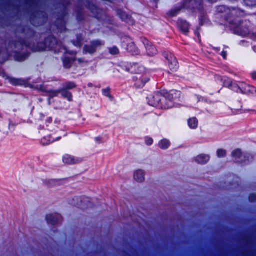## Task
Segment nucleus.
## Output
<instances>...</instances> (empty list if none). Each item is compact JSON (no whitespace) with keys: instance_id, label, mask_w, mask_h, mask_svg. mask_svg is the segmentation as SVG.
Wrapping results in <instances>:
<instances>
[{"instance_id":"f3484780","label":"nucleus","mask_w":256,"mask_h":256,"mask_svg":"<svg viewBox=\"0 0 256 256\" xmlns=\"http://www.w3.org/2000/svg\"><path fill=\"white\" fill-rule=\"evenodd\" d=\"M178 27L183 32H188L190 26L186 21L180 20L178 22Z\"/></svg>"},{"instance_id":"a211bd4d","label":"nucleus","mask_w":256,"mask_h":256,"mask_svg":"<svg viewBox=\"0 0 256 256\" xmlns=\"http://www.w3.org/2000/svg\"><path fill=\"white\" fill-rule=\"evenodd\" d=\"M160 94H156L154 96H150L148 98V104L150 106H154V107H156V108H160V101L159 100H156V96H160Z\"/></svg>"},{"instance_id":"6e6552de","label":"nucleus","mask_w":256,"mask_h":256,"mask_svg":"<svg viewBox=\"0 0 256 256\" xmlns=\"http://www.w3.org/2000/svg\"><path fill=\"white\" fill-rule=\"evenodd\" d=\"M140 42L144 44L148 54L149 56H154L156 54L158 50L156 47L146 38L142 37L140 38Z\"/></svg>"},{"instance_id":"864d4df0","label":"nucleus","mask_w":256,"mask_h":256,"mask_svg":"<svg viewBox=\"0 0 256 256\" xmlns=\"http://www.w3.org/2000/svg\"><path fill=\"white\" fill-rule=\"evenodd\" d=\"M244 41H241L240 42H244Z\"/></svg>"},{"instance_id":"a878e982","label":"nucleus","mask_w":256,"mask_h":256,"mask_svg":"<svg viewBox=\"0 0 256 256\" xmlns=\"http://www.w3.org/2000/svg\"><path fill=\"white\" fill-rule=\"evenodd\" d=\"M76 87V84L74 82H68L63 84L62 88L66 89V90H70L74 89Z\"/></svg>"},{"instance_id":"de8ad7c7","label":"nucleus","mask_w":256,"mask_h":256,"mask_svg":"<svg viewBox=\"0 0 256 256\" xmlns=\"http://www.w3.org/2000/svg\"><path fill=\"white\" fill-rule=\"evenodd\" d=\"M196 36H198V38H199L200 37V34L199 32H198V33H196Z\"/></svg>"},{"instance_id":"393cba45","label":"nucleus","mask_w":256,"mask_h":256,"mask_svg":"<svg viewBox=\"0 0 256 256\" xmlns=\"http://www.w3.org/2000/svg\"><path fill=\"white\" fill-rule=\"evenodd\" d=\"M170 142L166 139L162 140L159 142V147L162 150H166L170 147Z\"/></svg>"},{"instance_id":"c756f323","label":"nucleus","mask_w":256,"mask_h":256,"mask_svg":"<svg viewBox=\"0 0 256 256\" xmlns=\"http://www.w3.org/2000/svg\"><path fill=\"white\" fill-rule=\"evenodd\" d=\"M226 152L224 149H218L217 150V156L219 158H222L226 156Z\"/></svg>"},{"instance_id":"603ef678","label":"nucleus","mask_w":256,"mask_h":256,"mask_svg":"<svg viewBox=\"0 0 256 256\" xmlns=\"http://www.w3.org/2000/svg\"><path fill=\"white\" fill-rule=\"evenodd\" d=\"M72 204H74V205H76V206H77V204H74V202H72Z\"/></svg>"},{"instance_id":"473e14b6","label":"nucleus","mask_w":256,"mask_h":256,"mask_svg":"<svg viewBox=\"0 0 256 256\" xmlns=\"http://www.w3.org/2000/svg\"><path fill=\"white\" fill-rule=\"evenodd\" d=\"M145 142L148 146H151L153 144L154 140L151 138L146 137Z\"/></svg>"},{"instance_id":"2eb2a0df","label":"nucleus","mask_w":256,"mask_h":256,"mask_svg":"<svg viewBox=\"0 0 256 256\" xmlns=\"http://www.w3.org/2000/svg\"><path fill=\"white\" fill-rule=\"evenodd\" d=\"M118 14L122 20L132 24H134V22L132 16L128 14L126 12L119 10L118 12Z\"/></svg>"},{"instance_id":"412c9836","label":"nucleus","mask_w":256,"mask_h":256,"mask_svg":"<svg viewBox=\"0 0 256 256\" xmlns=\"http://www.w3.org/2000/svg\"><path fill=\"white\" fill-rule=\"evenodd\" d=\"M134 178L138 182H142L144 180V172L141 170L136 171L134 173Z\"/></svg>"},{"instance_id":"a19ab883","label":"nucleus","mask_w":256,"mask_h":256,"mask_svg":"<svg viewBox=\"0 0 256 256\" xmlns=\"http://www.w3.org/2000/svg\"><path fill=\"white\" fill-rule=\"evenodd\" d=\"M252 78L253 80H256V72H254L251 74Z\"/></svg>"},{"instance_id":"e433bc0d","label":"nucleus","mask_w":256,"mask_h":256,"mask_svg":"<svg viewBox=\"0 0 256 256\" xmlns=\"http://www.w3.org/2000/svg\"><path fill=\"white\" fill-rule=\"evenodd\" d=\"M56 182L54 180H48L49 186H54L56 184Z\"/></svg>"},{"instance_id":"09e8293b","label":"nucleus","mask_w":256,"mask_h":256,"mask_svg":"<svg viewBox=\"0 0 256 256\" xmlns=\"http://www.w3.org/2000/svg\"><path fill=\"white\" fill-rule=\"evenodd\" d=\"M78 62H82V59H81V58L78 59Z\"/></svg>"},{"instance_id":"5701e85b","label":"nucleus","mask_w":256,"mask_h":256,"mask_svg":"<svg viewBox=\"0 0 256 256\" xmlns=\"http://www.w3.org/2000/svg\"><path fill=\"white\" fill-rule=\"evenodd\" d=\"M60 91L62 98H66L69 102L72 101V95L70 92L62 88L60 89Z\"/></svg>"},{"instance_id":"7c9ffc66","label":"nucleus","mask_w":256,"mask_h":256,"mask_svg":"<svg viewBox=\"0 0 256 256\" xmlns=\"http://www.w3.org/2000/svg\"><path fill=\"white\" fill-rule=\"evenodd\" d=\"M109 52L112 55L118 54L119 53V50L118 47L114 46L108 49Z\"/></svg>"},{"instance_id":"79ce46f5","label":"nucleus","mask_w":256,"mask_h":256,"mask_svg":"<svg viewBox=\"0 0 256 256\" xmlns=\"http://www.w3.org/2000/svg\"><path fill=\"white\" fill-rule=\"evenodd\" d=\"M16 126V124L13 123L11 120L10 121L9 123V128H10V126L14 127Z\"/></svg>"},{"instance_id":"49530a36","label":"nucleus","mask_w":256,"mask_h":256,"mask_svg":"<svg viewBox=\"0 0 256 256\" xmlns=\"http://www.w3.org/2000/svg\"><path fill=\"white\" fill-rule=\"evenodd\" d=\"M4 74V71L2 69L0 68V76Z\"/></svg>"},{"instance_id":"6ab92c4d","label":"nucleus","mask_w":256,"mask_h":256,"mask_svg":"<svg viewBox=\"0 0 256 256\" xmlns=\"http://www.w3.org/2000/svg\"><path fill=\"white\" fill-rule=\"evenodd\" d=\"M76 60V58L74 57H70L65 56L62 58L64 66L66 68H71L73 62Z\"/></svg>"},{"instance_id":"cd10ccee","label":"nucleus","mask_w":256,"mask_h":256,"mask_svg":"<svg viewBox=\"0 0 256 256\" xmlns=\"http://www.w3.org/2000/svg\"><path fill=\"white\" fill-rule=\"evenodd\" d=\"M60 89L57 90H49L47 92L50 98H52L56 97L60 94Z\"/></svg>"},{"instance_id":"2f4dec72","label":"nucleus","mask_w":256,"mask_h":256,"mask_svg":"<svg viewBox=\"0 0 256 256\" xmlns=\"http://www.w3.org/2000/svg\"><path fill=\"white\" fill-rule=\"evenodd\" d=\"M102 94L104 96H106L108 98H111L112 96L110 94V88L108 87L106 88L103 89L102 90Z\"/></svg>"},{"instance_id":"8fccbe9b","label":"nucleus","mask_w":256,"mask_h":256,"mask_svg":"<svg viewBox=\"0 0 256 256\" xmlns=\"http://www.w3.org/2000/svg\"><path fill=\"white\" fill-rule=\"evenodd\" d=\"M253 49H254V51H256V48L255 46H254V47L253 48Z\"/></svg>"},{"instance_id":"3c124183","label":"nucleus","mask_w":256,"mask_h":256,"mask_svg":"<svg viewBox=\"0 0 256 256\" xmlns=\"http://www.w3.org/2000/svg\"><path fill=\"white\" fill-rule=\"evenodd\" d=\"M224 48H228V46H224Z\"/></svg>"},{"instance_id":"f03ea898","label":"nucleus","mask_w":256,"mask_h":256,"mask_svg":"<svg viewBox=\"0 0 256 256\" xmlns=\"http://www.w3.org/2000/svg\"><path fill=\"white\" fill-rule=\"evenodd\" d=\"M232 156L235 162L240 164L242 165L248 164L253 158L250 154H243L242 150L238 148L234 150L232 152Z\"/></svg>"},{"instance_id":"a18cd8bd","label":"nucleus","mask_w":256,"mask_h":256,"mask_svg":"<svg viewBox=\"0 0 256 256\" xmlns=\"http://www.w3.org/2000/svg\"><path fill=\"white\" fill-rule=\"evenodd\" d=\"M88 88H92L93 86V84L92 83H88Z\"/></svg>"},{"instance_id":"b1692460","label":"nucleus","mask_w":256,"mask_h":256,"mask_svg":"<svg viewBox=\"0 0 256 256\" xmlns=\"http://www.w3.org/2000/svg\"><path fill=\"white\" fill-rule=\"evenodd\" d=\"M188 126L191 129H196L198 126V120L195 118H192L188 120Z\"/></svg>"},{"instance_id":"1a4fd4ad","label":"nucleus","mask_w":256,"mask_h":256,"mask_svg":"<svg viewBox=\"0 0 256 256\" xmlns=\"http://www.w3.org/2000/svg\"><path fill=\"white\" fill-rule=\"evenodd\" d=\"M46 219L48 224L54 226L61 222L62 218L60 214L56 213L47 214Z\"/></svg>"},{"instance_id":"ddd939ff","label":"nucleus","mask_w":256,"mask_h":256,"mask_svg":"<svg viewBox=\"0 0 256 256\" xmlns=\"http://www.w3.org/2000/svg\"><path fill=\"white\" fill-rule=\"evenodd\" d=\"M77 206L82 209H85L91 208L92 204L89 198L82 196L80 198V202L77 203Z\"/></svg>"},{"instance_id":"7ed1b4c3","label":"nucleus","mask_w":256,"mask_h":256,"mask_svg":"<svg viewBox=\"0 0 256 256\" xmlns=\"http://www.w3.org/2000/svg\"><path fill=\"white\" fill-rule=\"evenodd\" d=\"M172 94H166L165 96L160 94V96L156 97V100L160 101V108L161 109H168L172 108L174 106L173 94L174 91H172Z\"/></svg>"},{"instance_id":"c9c22d12","label":"nucleus","mask_w":256,"mask_h":256,"mask_svg":"<svg viewBox=\"0 0 256 256\" xmlns=\"http://www.w3.org/2000/svg\"><path fill=\"white\" fill-rule=\"evenodd\" d=\"M182 8H178L172 10L171 15L173 16H176Z\"/></svg>"},{"instance_id":"4be33fe9","label":"nucleus","mask_w":256,"mask_h":256,"mask_svg":"<svg viewBox=\"0 0 256 256\" xmlns=\"http://www.w3.org/2000/svg\"><path fill=\"white\" fill-rule=\"evenodd\" d=\"M10 82L14 86H24L26 84V82L21 78H10Z\"/></svg>"},{"instance_id":"5fc2aeb1","label":"nucleus","mask_w":256,"mask_h":256,"mask_svg":"<svg viewBox=\"0 0 256 256\" xmlns=\"http://www.w3.org/2000/svg\"><path fill=\"white\" fill-rule=\"evenodd\" d=\"M76 198V199L77 200H78V198Z\"/></svg>"},{"instance_id":"bb28decb","label":"nucleus","mask_w":256,"mask_h":256,"mask_svg":"<svg viewBox=\"0 0 256 256\" xmlns=\"http://www.w3.org/2000/svg\"><path fill=\"white\" fill-rule=\"evenodd\" d=\"M226 20L230 23V27L232 30L234 29L240 25V20H238L236 19L234 22L232 21L229 18H228L226 19Z\"/></svg>"},{"instance_id":"4468645a","label":"nucleus","mask_w":256,"mask_h":256,"mask_svg":"<svg viewBox=\"0 0 256 256\" xmlns=\"http://www.w3.org/2000/svg\"><path fill=\"white\" fill-rule=\"evenodd\" d=\"M132 78L133 80L136 82L134 86L138 88H143L146 83L150 80V79L146 77L138 78L137 76H134Z\"/></svg>"},{"instance_id":"f8f14e48","label":"nucleus","mask_w":256,"mask_h":256,"mask_svg":"<svg viewBox=\"0 0 256 256\" xmlns=\"http://www.w3.org/2000/svg\"><path fill=\"white\" fill-rule=\"evenodd\" d=\"M202 0H184L183 8L192 9L198 8L200 6Z\"/></svg>"},{"instance_id":"423d86ee","label":"nucleus","mask_w":256,"mask_h":256,"mask_svg":"<svg viewBox=\"0 0 256 256\" xmlns=\"http://www.w3.org/2000/svg\"><path fill=\"white\" fill-rule=\"evenodd\" d=\"M162 55L168 60L170 70L172 72L177 71L179 68L178 63L174 54L169 52H164Z\"/></svg>"},{"instance_id":"37998d69","label":"nucleus","mask_w":256,"mask_h":256,"mask_svg":"<svg viewBox=\"0 0 256 256\" xmlns=\"http://www.w3.org/2000/svg\"><path fill=\"white\" fill-rule=\"evenodd\" d=\"M212 48L216 52H217L220 50V48H216V47L212 46Z\"/></svg>"},{"instance_id":"dca6fc26","label":"nucleus","mask_w":256,"mask_h":256,"mask_svg":"<svg viewBox=\"0 0 256 256\" xmlns=\"http://www.w3.org/2000/svg\"><path fill=\"white\" fill-rule=\"evenodd\" d=\"M61 136L54 137L52 136H44L41 140V143L44 146L48 145L55 141L59 140Z\"/></svg>"},{"instance_id":"ea45409f","label":"nucleus","mask_w":256,"mask_h":256,"mask_svg":"<svg viewBox=\"0 0 256 256\" xmlns=\"http://www.w3.org/2000/svg\"><path fill=\"white\" fill-rule=\"evenodd\" d=\"M238 13H239V14H240L242 15V12H240V11H239L238 10H232V15L235 14H238Z\"/></svg>"},{"instance_id":"9d476101","label":"nucleus","mask_w":256,"mask_h":256,"mask_svg":"<svg viewBox=\"0 0 256 256\" xmlns=\"http://www.w3.org/2000/svg\"><path fill=\"white\" fill-rule=\"evenodd\" d=\"M72 43L76 46L80 48L85 42H88V38L83 33L77 34L76 38L71 40Z\"/></svg>"},{"instance_id":"c85d7f7f","label":"nucleus","mask_w":256,"mask_h":256,"mask_svg":"<svg viewBox=\"0 0 256 256\" xmlns=\"http://www.w3.org/2000/svg\"><path fill=\"white\" fill-rule=\"evenodd\" d=\"M137 66L138 64L136 63H134L132 64H130V66H128L126 68V70L132 73H136L138 72V71L136 70L134 68Z\"/></svg>"},{"instance_id":"4c0bfd02","label":"nucleus","mask_w":256,"mask_h":256,"mask_svg":"<svg viewBox=\"0 0 256 256\" xmlns=\"http://www.w3.org/2000/svg\"><path fill=\"white\" fill-rule=\"evenodd\" d=\"M95 141L98 144H100L102 142V138L100 136H98L95 138Z\"/></svg>"},{"instance_id":"f257e3e1","label":"nucleus","mask_w":256,"mask_h":256,"mask_svg":"<svg viewBox=\"0 0 256 256\" xmlns=\"http://www.w3.org/2000/svg\"><path fill=\"white\" fill-rule=\"evenodd\" d=\"M0 38V63L3 64L13 56L14 60L22 62L30 56V52L53 51L56 54L69 53L67 48L55 36L47 33H12Z\"/></svg>"},{"instance_id":"58836bf2","label":"nucleus","mask_w":256,"mask_h":256,"mask_svg":"<svg viewBox=\"0 0 256 256\" xmlns=\"http://www.w3.org/2000/svg\"><path fill=\"white\" fill-rule=\"evenodd\" d=\"M221 56H222L224 59L226 60L227 56V52L224 50L221 53Z\"/></svg>"},{"instance_id":"9b49d317","label":"nucleus","mask_w":256,"mask_h":256,"mask_svg":"<svg viewBox=\"0 0 256 256\" xmlns=\"http://www.w3.org/2000/svg\"><path fill=\"white\" fill-rule=\"evenodd\" d=\"M63 162L64 164H78L82 162V159L78 158H76L74 156L66 154L63 156Z\"/></svg>"},{"instance_id":"39448f33","label":"nucleus","mask_w":256,"mask_h":256,"mask_svg":"<svg viewBox=\"0 0 256 256\" xmlns=\"http://www.w3.org/2000/svg\"><path fill=\"white\" fill-rule=\"evenodd\" d=\"M231 86L233 90L236 91L238 93L240 92L242 94H256V88L250 85L242 84L240 86H238L234 84H232Z\"/></svg>"},{"instance_id":"f704fd0d","label":"nucleus","mask_w":256,"mask_h":256,"mask_svg":"<svg viewBox=\"0 0 256 256\" xmlns=\"http://www.w3.org/2000/svg\"><path fill=\"white\" fill-rule=\"evenodd\" d=\"M249 200L250 202H256V194H250L249 196Z\"/></svg>"},{"instance_id":"aec40b11","label":"nucleus","mask_w":256,"mask_h":256,"mask_svg":"<svg viewBox=\"0 0 256 256\" xmlns=\"http://www.w3.org/2000/svg\"><path fill=\"white\" fill-rule=\"evenodd\" d=\"M210 158V156L208 155L202 154L196 156L195 160L197 163L201 164H204L209 161Z\"/></svg>"},{"instance_id":"72a5a7b5","label":"nucleus","mask_w":256,"mask_h":256,"mask_svg":"<svg viewBox=\"0 0 256 256\" xmlns=\"http://www.w3.org/2000/svg\"><path fill=\"white\" fill-rule=\"evenodd\" d=\"M244 2L248 6H254L256 4V0H244Z\"/></svg>"},{"instance_id":"20e7f679","label":"nucleus","mask_w":256,"mask_h":256,"mask_svg":"<svg viewBox=\"0 0 256 256\" xmlns=\"http://www.w3.org/2000/svg\"><path fill=\"white\" fill-rule=\"evenodd\" d=\"M104 42L100 40H94L90 41L89 44H86L83 48V54H93L98 48L104 45Z\"/></svg>"},{"instance_id":"c03bdc74","label":"nucleus","mask_w":256,"mask_h":256,"mask_svg":"<svg viewBox=\"0 0 256 256\" xmlns=\"http://www.w3.org/2000/svg\"><path fill=\"white\" fill-rule=\"evenodd\" d=\"M238 34H240L239 35L240 36H244V35H246V34H248L249 33H242V32H240V33H237Z\"/></svg>"},{"instance_id":"0eeeda50","label":"nucleus","mask_w":256,"mask_h":256,"mask_svg":"<svg viewBox=\"0 0 256 256\" xmlns=\"http://www.w3.org/2000/svg\"><path fill=\"white\" fill-rule=\"evenodd\" d=\"M121 40L123 44L126 42L128 44L126 50L128 52L130 53L132 55L137 56L140 54V50L136 47L135 44L132 42L129 37L127 36L122 37Z\"/></svg>"}]
</instances>
